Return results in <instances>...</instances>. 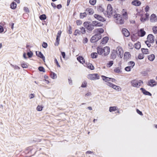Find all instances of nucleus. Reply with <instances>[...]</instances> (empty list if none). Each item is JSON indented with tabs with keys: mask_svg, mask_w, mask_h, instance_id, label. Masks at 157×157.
Wrapping results in <instances>:
<instances>
[{
	"mask_svg": "<svg viewBox=\"0 0 157 157\" xmlns=\"http://www.w3.org/2000/svg\"><path fill=\"white\" fill-rule=\"evenodd\" d=\"M94 17L100 21L104 22L106 21L104 17L98 14H95L94 15Z\"/></svg>",
	"mask_w": 157,
	"mask_h": 157,
	"instance_id": "obj_8",
	"label": "nucleus"
},
{
	"mask_svg": "<svg viewBox=\"0 0 157 157\" xmlns=\"http://www.w3.org/2000/svg\"><path fill=\"white\" fill-rule=\"evenodd\" d=\"M113 61L111 60L108 62V63H107L106 66L108 67H111L113 64Z\"/></svg>",
	"mask_w": 157,
	"mask_h": 157,
	"instance_id": "obj_41",
	"label": "nucleus"
},
{
	"mask_svg": "<svg viewBox=\"0 0 157 157\" xmlns=\"http://www.w3.org/2000/svg\"><path fill=\"white\" fill-rule=\"evenodd\" d=\"M87 65V67L90 70H93L94 69V67L91 63H89Z\"/></svg>",
	"mask_w": 157,
	"mask_h": 157,
	"instance_id": "obj_36",
	"label": "nucleus"
},
{
	"mask_svg": "<svg viewBox=\"0 0 157 157\" xmlns=\"http://www.w3.org/2000/svg\"><path fill=\"white\" fill-rule=\"evenodd\" d=\"M101 39V36H98V34H95L92 36L90 40V41L91 43H95Z\"/></svg>",
	"mask_w": 157,
	"mask_h": 157,
	"instance_id": "obj_3",
	"label": "nucleus"
},
{
	"mask_svg": "<svg viewBox=\"0 0 157 157\" xmlns=\"http://www.w3.org/2000/svg\"><path fill=\"white\" fill-rule=\"evenodd\" d=\"M131 55L130 53L128 52H125L124 54V59L127 60L128 59L129 57L131 56Z\"/></svg>",
	"mask_w": 157,
	"mask_h": 157,
	"instance_id": "obj_24",
	"label": "nucleus"
},
{
	"mask_svg": "<svg viewBox=\"0 0 157 157\" xmlns=\"http://www.w3.org/2000/svg\"><path fill=\"white\" fill-rule=\"evenodd\" d=\"M85 28L84 27H82L80 28V29L81 30V33L82 34H84L86 33V30L85 29Z\"/></svg>",
	"mask_w": 157,
	"mask_h": 157,
	"instance_id": "obj_49",
	"label": "nucleus"
},
{
	"mask_svg": "<svg viewBox=\"0 0 157 157\" xmlns=\"http://www.w3.org/2000/svg\"><path fill=\"white\" fill-rule=\"evenodd\" d=\"M138 86L137 88H139V87L141 86V83L143 84L144 82L143 81L141 80H140L139 81H138Z\"/></svg>",
	"mask_w": 157,
	"mask_h": 157,
	"instance_id": "obj_54",
	"label": "nucleus"
},
{
	"mask_svg": "<svg viewBox=\"0 0 157 157\" xmlns=\"http://www.w3.org/2000/svg\"><path fill=\"white\" fill-rule=\"evenodd\" d=\"M86 11H87L88 14L90 15H92L94 13V11L93 9L91 8H87L85 10Z\"/></svg>",
	"mask_w": 157,
	"mask_h": 157,
	"instance_id": "obj_25",
	"label": "nucleus"
},
{
	"mask_svg": "<svg viewBox=\"0 0 157 157\" xmlns=\"http://www.w3.org/2000/svg\"><path fill=\"white\" fill-rule=\"evenodd\" d=\"M128 64L129 66H131V68H132L135 65V63L134 61H130L128 62Z\"/></svg>",
	"mask_w": 157,
	"mask_h": 157,
	"instance_id": "obj_44",
	"label": "nucleus"
},
{
	"mask_svg": "<svg viewBox=\"0 0 157 157\" xmlns=\"http://www.w3.org/2000/svg\"><path fill=\"white\" fill-rule=\"evenodd\" d=\"M94 27H102L103 25V24L100 22H99L97 21H92Z\"/></svg>",
	"mask_w": 157,
	"mask_h": 157,
	"instance_id": "obj_13",
	"label": "nucleus"
},
{
	"mask_svg": "<svg viewBox=\"0 0 157 157\" xmlns=\"http://www.w3.org/2000/svg\"><path fill=\"white\" fill-rule=\"evenodd\" d=\"M106 85L111 87H112L113 86H114V84L109 82L106 83Z\"/></svg>",
	"mask_w": 157,
	"mask_h": 157,
	"instance_id": "obj_60",
	"label": "nucleus"
},
{
	"mask_svg": "<svg viewBox=\"0 0 157 157\" xmlns=\"http://www.w3.org/2000/svg\"><path fill=\"white\" fill-rule=\"evenodd\" d=\"M39 18L41 20H44L46 19L47 17L45 14H44L40 15Z\"/></svg>",
	"mask_w": 157,
	"mask_h": 157,
	"instance_id": "obj_35",
	"label": "nucleus"
},
{
	"mask_svg": "<svg viewBox=\"0 0 157 157\" xmlns=\"http://www.w3.org/2000/svg\"><path fill=\"white\" fill-rule=\"evenodd\" d=\"M78 61L80 63L83 64L85 63V61L83 57L82 56H79L77 58Z\"/></svg>",
	"mask_w": 157,
	"mask_h": 157,
	"instance_id": "obj_23",
	"label": "nucleus"
},
{
	"mask_svg": "<svg viewBox=\"0 0 157 157\" xmlns=\"http://www.w3.org/2000/svg\"><path fill=\"white\" fill-rule=\"evenodd\" d=\"M77 25H79L82 24V21L80 20H77L76 21Z\"/></svg>",
	"mask_w": 157,
	"mask_h": 157,
	"instance_id": "obj_61",
	"label": "nucleus"
},
{
	"mask_svg": "<svg viewBox=\"0 0 157 157\" xmlns=\"http://www.w3.org/2000/svg\"><path fill=\"white\" fill-rule=\"evenodd\" d=\"M138 80L136 79H133L130 82L132 86L134 87L137 88Z\"/></svg>",
	"mask_w": 157,
	"mask_h": 157,
	"instance_id": "obj_21",
	"label": "nucleus"
},
{
	"mask_svg": "<svg viewBox=\"0 0 157 157\" xmlns=\"http://www.w3.org/2000/svg\"><path fill=\"white\" fill-rule=\"evenodd\" d=\"M95 30H96V34H98V36H101V38H102L101 34L104 32V29L102 28H99L95 29Z\"/></svg>",
	"mask_w": 157,
	"mask_h": 157,
	"instance_id": "obj_18",
	"label": "nucleus"
},
{
	"mask_svg": "<svg viewBox=\"0 0 157 157\" xmlns=\"http://www.w3.org/2000/svg\"><path fill=\"white\" fill-rule=\"evenodd\" d=\"M114 86H113L112 88L114 89L117 91H119L120 90L119 89H121L120 87L116 85H115L114 84Z\"/></svg>",
	"mask_w": 157,
	"mask_h": 157,
	"instance_id": "obj_42",
	"label": "nucleus"
},
{
	"mask_svg": "<svg viewBox=\"0 0 157 157\" xmlns=\"http://www.w3.org/2000/svg\"><path fill=\"white\" fill-rule=\"evenodd\" d=\"M155 58V55L154 54H151L147 56L148 59L151 61H153Z\"/></svg>",
	"mask_w": 157,
	"mask_h": 157,
	"instance_id": "obj_26",
	"label": "nucleus"
},
{
	"mask_svg": "<svg viewBox=\"0 0 157 157\" xmlns=\"http://www.w3.org/2000/svg\"><path fill=\"white\" fill-rule=\"evenodd\" d=\"M61 33L62 31L61 30H59L58 31L56 35V42L55 43V46H58L59 44L60 38L61 36Z\"/></svg>",
	"mask_w": 157,
	"mask_h": 157,
	"instance_id": "obj_5",
	"label": "nucleus"
},
{
	"mask_svg": "<svg viewBox=\"0 0 157 157\" xmlns=\"http://www.w3.org/2000/svg\"><path fill=\"white\" fill-rule=\"evenodd\" d=\"M97 53L96 52H93L91 54L90 56L92 59H96L98 57V55Z\"/></svg>",
	"mask_w": 157,
	"mask_h": 157,
	"instance_id": "obj_32",
	"label": "nucleus"
},
{
	"mask_svg": "<svg viewBox=\"0 0 157 157\" xmlns=\"http://www.w3.org/2000/svg\"><path fill=\"white\" fill-rule=\"evenodd\" d=\"M86 86L87 82L86 81H84L82 83L81 87L82 88H85Z\"/></svg>",
	"mask_w": 157,
	"mask_h": 157,
	"instance_id": "obj_56",
	"label": "nucleus"
},
{
	"mask_svg": "<svg viewBox=\"0 0 157 157\" xmlns=\"http://www.w3.org/2000/svg\"><path fill=\"white\" fill-rule=\"evenodd\" d=\"M27 55L28 56V58H29L32 57L33 55V53L32 51L30 50L29 52H27Z\"/></svg>",
	"mask_w": 157,
	"mask_h": 157,
	"instance_id": "obj_39",
	"label": "nucleus"
},
{
	"mask_svg": "<svg viewBox=\"0 0 157 157\" xmlns=\"http://www.w3.org/2000/svg\"><path fill=\"white\" fill-rule=\"evenodd\" d=\"M67 33L70 34H71L72 33V29L71 27V25H69V27L68 28V29H67Z\"/></svg>",
	"mask_w": 157,
	"mask_h": 157,
	"instance_id": "obj_47",
	"label": "nucleus"
},
{
	"mask_svg": "<svg viewBox=\"0 0 157 157\" xmlns=\"http://www.w3.org/2000/svg\"><path fill=\"white\" fill-rule=\"evenodd\" d=\"M118 56L121 58L123 57V51L121 49V50H120V49H118Z\"/></svg>",
	"mask_w": 157,
	"mask_h": 157,
	"instance_id": "obj_33",
	"label": "nucleus"
},
{
	"mask_svg": "<svg viewBox=\"0 0 157 157\" xmlns=\"http://www.w3.org/2000/svg\"><path fill=\"white\" fill-rule=\"evenodd\" d=\"M157 21V17L156 15L153 13L151 14L150 18V21L151 22H154Z\"/></svg>",
	"mask_w": 157,
	"mask_h": 157,
	"instance_id": "obj_14",
	"label": "nucleus"
},
{
	"mask_svg": "<svg viewBox=\"0 0 157 157\" xmlns=\"http://www.w3.org/2000/svg\"><path fill=\"white\" fill-rule=\"evenodd\" d=\"M82 34L81 31L78 29H76L75 31V33H74V35L75 36H77V34L81 35Z\"/></svg>",
	"mask_w": 157,
	"mask_h": 157,
	"instance_id": "obj_40",
	"label": "nucleus"
},
{
	"mask_svg": "<svg viewBox=\"0 0 157 157\" xmlns=\"http://www.w3.org/2000/svg\"><path fill=\"white\" fill-rule=\"evenodd\" d=\"M141 74L142 75V76H145L148 75V73H147V71H143L140 72Z\"/></svg>",
	"mask_w": 157,
	"mask_h": 157,
	"instance_id": "obj_46",
	"label": "nucleus"
},
{
	"mask_svg": "<svg viewBox=\"0 0 157 157\" xmlns=\"http://www.w3.org/2000/svg\"><path fill=\"white\" fill-rule=\"evenodd\" d=\"M114 17L116 18V22L117 24L121 25L123 24L124 23L123 18L121 16V15L119 14H116L114 15Z\"/></svg>",
	"mask_w": 157,
	"mask_h": 157,
	"instance_id": "obj_2",
	"label": "nucleus"
},
{
	"mask_svg": "<svg viewBox=\"0 0 157 157\" xmlns=\"http://www.w3.org/2000/svg\"><path fill=\"white\" fill-rule=\"evenodd\" d=\"M43 108V107L42 106L38 105L37 106L36 109L38 111H41L42 110Z\"/></svg>",
	"mask_w": 157,
	"mask_h": 157,
	"instance_id": "obj_53",
	"label": "nucleus"
},
{
	"mask_svg": "<svg viewBox=\"0 0 157 157\" xmlns=\"http://www.w3.org/2000/svg\"><path fill=\"white\" fill-rule=\"evenodd\" d=\"M88 40V38L86 37L83 39L82 42L83 43L86 44L87 43Z\"/></svg>",
	"mask_w": 157,
	"mask_h": 157,
	"instance_id": "obj_62",
	"label": "nucleus"
},
{
	"mask_svg": "<svg viewBox=\"0 0 157 157\" xmlns=\"http://www.w3.org/2000/svg\"><path fill=\"white\" fill-rule=\"evenodd\" d=\"M141 4V2L138 0H134L132 2V4L136 6H139Z\"/></svg>",
	"mask_w": 157,
	"mask_h": 157,
	"instance_id": "obj_19",
	"label": "nucleus"
},
{
	"mask_svg": "<svg viewBox=\"0 0 157 157\" xmlns=\"http://www.w3.org/2000/svg\"><path fill=\"white\" fill-rule=\"evenodd\" d=\"M154 36L152 34H149L147 36V40H148L149 42L151 43H153L154 42Z\"/></svg>",
	"mask_w": 157,
	"mask_h": 157,
	"instance_id": "obj_11",
	"label": "nucleus"
},
{
	"mask_svg": "<svg viewBox=\"0 0 157 157\" xmlns=\"http://www.w3.org/2000/svg\"><path fill=\"white\" fill-rule=\"evenodd\" d=\"M96 0H89V3L92 5H94L96 4Z\"/></svg>",
	"mask_w": 157,
	"mask_h": 157,
	"instance_id": "obj_51",
	"label": "nucleus"
},
{
	"mask_svg": "<svg viewBox=\"0 0 157 157\" xmlns=\"http://www.w3.org/2000/svg\"><path fill=\"white\" fill-rule=\"evenodd\" d=\"M141 50L143 54H147L149 53L148 49L147 48H141Z\"/></svg>",
	"mask_w": 157,
	"mask_h": 157,
	"instance_id": "obj_29",
	"label": "nucleus"
},
{
	"mask_svg": "<svg viewBox=\"0 0 157 157\" xmlns=\"http://www.w3.org/2000/svg\"><path fill=\"white\" fill-rule=\"evenodd\" d=\"M118 54V52L117 51L113 50L111 52L110 55V58L111 59H114L116 58V54Z\"/></svg>",
	"mask_w": 157,
	"mask_h": 157,
	"instance_id": "obj_17",
	"label": "nucleus"
},
{
	"mask_svg": "<svg viewBox=\"0 0 157 157\" xmlns=\"http://www.w3.org/2000/svg\"><path fill=\"white\" fill-rule=\"evenodd\" d=\"M131 67L129 66L126 67L124 68V70L126 71H131Z\"/></svg>",
	"mask_w": 157,
	"mask_h": 157,
	"instance_id": "obj_57",
	"label": "nucleus"
},
{
	"mask_svg": "<svg viewBox=\"0 0 157 157\" xmlns=\"http://www.w3.org/2000/svg\"><path fill=\"white\" fill-rule=\"evenodd\" d=\"M87 16V13L86 12L80 13L79 14V17L80 19H83Z\"/></svg>",
	"mask_w": 157,
	"mask_h": 157,
	"instance_id": "obj_30",
	"label": "nucleus"
},
{
	"mask_svg": "<svg viewBox=\"0 0 157 157\" xmlns=\"http://www.w3.org/2000/svg\"><path fill=\"white\" fill-rule=\"evenodd\" d=\"M10 6L12 9L15 10L17 7V4L15 2H13L11 3Z\"/></svg>",
	"mask_w": 157,
	"mask_h": 157,
	"instance_id": "obj_28",
	"label": "nucleus"
},
{
	"mask_svg": "<svg viewBox=\"0 0 157 157\" xmlns=\"http://www.w3.org/2000/svg\"><path fill=\"white\" fill-rule=\"evenodd\" d=\"M140 90L145 95L151 96L152 94L146 90L144 88H141Z\"/></svg>",
	"mask_w": 157,
	"mask_h": 157,
	"instance_id": "obj_16",
	"label": "nucleus"
},
{
	"mask_svg": "<svg viewBox=\"0 0 157 157\" xmlns=\"http://www.w3.org/2000/svg\"><path fill=\"white\" fill-rule=\"evenodd\" d=\"M104 9L101 6H99L98 7V10L100 12H103L104 11Z\"/></svg>",
	"mask_w": 157,
	"mask_h": 157,
	"instance_id": "obj_50",
	"label": "nucleus"
},
{
	"mask_svg": "<svg viewBox=\"0 0 157 157\" xmlns=\"http://www.w3.org/2000/svg\"><path fill=\"white\" fill-rule=\"evenodd\" d=\"M153 32L155 34H157V26H154L152 28Z\"/></svg>",
	"mask_w": 157,
	"mask_h": 157,
	"instance_id": "obj_55",
	"label": "nucleus"
},
{
	"mask_svg": "<svg viewBox=\"0 0 157 157\" xmlns=\"http://www.w3.org/2000/svg\"><path fill=\"white\" fill-rule=\"evenodd\" d=\"M145 18L147 19V20H148L149 19V14L148 13H146L145 14Z\"/></svg>",
	"mask_w": 157,
	"mask_h": 157,
	"instance_id": "obj_63",
	"label": "nucleus"
},
{
	"mask_svg": "<svg viewBox=\"0 0 157 157\" xmlns=\"http://www.w3.org/2000/svg\"><path fill=\"white\" fill-rule=\"evenodd\" d=\"M150 8L147 5L145 8V11L146 12H148Z\"/></svg>",
	"mask_w": 157,
	"mask_h": 157,
	"instance_id": "obj_64",
	"label": "nucleus"
},
{
	"mask_svg": "<svg viewBox=\"0 0 157 157\" xmlns=\"http://www.w3.org/2000/svg\"><path fill=\"white\" fill-rule=\"evenodd\" d=\"M42 46L43 48H46L48 47V44L47 43L43 42L42 44Z\"/></svg>",
	"mask_w": 157,
	"mask_h": 157,
	"instance_id": "obj_59",
	"label": "nucleus"
},
{
	"mask_svg": "<svg viewBox=\"0 0 157 157\" xmlns=\"http://www.w3.org/2000/svg\"><path fill=\"white\" fill-rule=\"evenodd\" d=\"M122 32L123 36L126 37H128L130 35V32L126 28L123 29L122 30Z\"/></svg>",
	"mask_w": 157,
	"mask_h": 157,
	"instance_id": "obj_12",
	"label": "nucleus"
},
{
	"mask_svg": "<svg viewBox=\"0 0 157 157\" xmlns=\"http://www.w3.org/2000/svg\"><path fill=\"white\" fill-rule=\"evenodd\" d=\"M135 48L137 49H139L141 48V44L140 42H138L137 43L135 44Z\"/></svg>",
	"mask_w": 157,
	"mask_h": 157,
	"instance_id": "obj_31",
	"label": "nucleus"
},
{
	"mask_svg": "<svg viewBox=\"0 0 157 157\" xmlns=\"http://www.w3.org/2000/svg\"><path fill=\"white\" fill-rule=\"evenodd\" d=\"M117 109V107H116V106H111L109 107V111L111 112H112L113 111H114L116 110Z\"/></svg>",
	"mask_w": 157,
	"mask_h": 157,
	"instance_id": "obj_38",
	"label": "nucleus"
},
{
	"mask_svg": "<svg viewBox=\"0 0 157 157\" xmlns=\"http://www.w3.org/2000/svg\"><path fill=\"white\" fill-rule=\"evenodd\" d=\"M51 77L52 79H54L57 78V76L56 74L53 72H51Z\"/></svg>",
	"mask_w": 157,
	"mask_h": 157,
	"instance_id": "obj_43",
	"label": "nucleus"
},
{
	"mask_svg": "<svg viewBox=\"0 0 157 157\" xmlns=\"http://www.w3.org/2000/svg\"><path fill=\"white\" fill-rule=\"evenodd\" d=\"M84 26L87 29V31L88 33H91L92 31L94 29V27L92 22L90 21H85L83 24Z\"/></svg>",
	"mask_w": 157,
	"mask_h": 157,
	"instance_id": "obj_1",
	"label": "nucleus"
},
{
	"mask_svg": "<svg viewBox=\"0 0 157 157\" xmlns=\"http://www.w3.org/2000/svg\"><path fill=\"white\" fill-rule=\"evenodd\" d=\"M87 78L91 80H95L99 79V76L97 73L89 74L87 76Z\"/></svg>",
	"mask_w": 157,
	"mask_h": 157,
	"instance_id": "obj_4",
	"label": "nucleus"
},
{
	"mask_svg": "<svg viewBox=\"0 0 157 157\" xmlns=\"http://www.w3.org/2000/svg\"><path fill=\"white\" fill-rule=\"evenodd\" d=\"M109 40V38L108 36H105L101 40V43L102 44H105L107 43Z\"/></svg>",
	"mask_w": 157,
	"mask_h": 157,
	"instance_id": "obj_22",
	"label": "nucleus"
},
{
	"mask_svg": "<svg viewBox=\"0 0 157 157\" xmlns=\"http://www.w3.org/2000/svg\"><path fill=\"white\" fill-rule=\"evenodd\" d=\"M101 77L102 80L106 82L107 81H109V80L108 79V77L104 75H102L101 76Z\"/></svg>",
	"mask_w": 157,
	"mask_h": 157,
	"instance_id": "obj_45",
	"label": "nucleus"
},
{
	"mask_svg": "<svg viewBox=\"0 0 157 157\" xmlns=\"http://www.w3.org/2000/svg\"><path fill=\"white\" fill-rule=\"evenodd\" d=\"M122 12L123 13L122 15L124 17V19H128V13L125 10L123 9L122 10Z\"/></svg>",
	"mask_w": 157,
	"mask_h": 157,
	"instance_id": "obj_27",
	"label": "nucleus"
},
{
	"mask_svg": "<svg viewBox=\"0 0 157 157\" xmlns=\"http://www.w3.org/2000/svg\"><path fill=\"white\" fill-rule=\"evenodd\" d=\"M21 67L23 68H26L28 67V65L27 63L24 62L23 61L21 62Z\"/></svg>",
	"mask_w": 157,
	"mask_h": 157,
	"instance_id": "obj_37",
	"label": "nucleus"
},
{
	"mask_svg": "<svg viewBox=\"0 0 157 157\" xmlns=\"http://www.w3.org/2000/svg\"><path fill=\"white\" fill-rule=\"evenodd\" d=\"M36 56L42 59L43 61L45 62V57L41 52L36 51Z\"/></svg>",
	"mask_w": 157,
	"mask_h": 157,
	"instance_id": "obj_10",
	"label": "nucleus"
},
{
	"mask_svg": "<svg viewBox=\"0 0 157 157\" xmlns=\"http://www.w3.org/2000/svg\"><path fill=\"white\" fill-rule=\"evenodd\" d=\"M107 13L108 15H112L113 13V11L112 7L111 5L108 4L107 6Z\"/></svg>",
	"mask_w": 157,
	"mask_h": 157,
	"instance_id": "obj_9",
	"label": "nucleus"
},
{
	"mask_svg": "<svg viewBox=\"0 0 157 157\" xmlns=\"http://www.w3.org/2000/svg\"><path fill=\"white\" fill-rule=\"evenodd\" d=\"M138 59H142L144 58V54L142 53H140L139 54L138 56Z\"/></svg>",
	"mask_w": 157,
	"mask_h": 157,
	"instance_id": "obj_52",
	"label": "nucleus"
},
{
	"mask_svg": "<svg viewBox=\"0 0 157 157\" xmlns=\"http://www.w3.org/2000/svg\"><path fill=\"white\" fill-rule=\"evenodd\" d=\"M114 71L118 74L121 73L122 72L119 67H115L114 69Z\"/></svg>",
	"mask_w": 157,
	"mask_h": 157,
	"instance_id": "obj_34",
	"label": "nucleus"
},
{
	"mask_svg": "<svg viewBox=\"0 0 157 157\" xmlns=\"http://www.w3.org/2000/svg\"><path fill=\"white\" fill-rule=\"evenodd\" d=\"M137 33L139 36L142 37L146 35V32L143 28H142L138 30Z\"/></svg>",
	"mask_w": 157,
	"mask_h": 157,
	"instance_id": "obj_7",
	"label": "nucleus"
},
{
	"mask_svg": "<svg viewBox=\"0 0 157 157\" xmlns=\"http://www.w3.org/2000/svg\"><path fill=\"white\" fill-rule=\"evenodd\" d=\"M54 63L56 64L58 67H60V65L59 64L58 60H57V59L56 58H55L54 59Z\"/></svg>",
	"mask_w": 157,
	"mask_h": 157,
	"instance_id": "obj_58",
	"label": "nucleus"
},
{
	"mask_svg": "<svg viewBox=\"0 0 157 157\" xmlns=\"http://www.w3.org/2000/svg\"><path fill=\"white\" fill-rule=\"evenodd\" d=\"M104 51L105 52L104 55L105 56H107L109 53L110 48L109 47L106 46L104 48Z\"/></svg>",
	"mask_w": 157,
	"mask_h": 157,
	"instance_id": "obj_15",
	"label": "nucleus"
},
{
	"mask_svg": "<svg viewBox=\"0 0 157 157\" xmlns=\"http://www.w3.org/2000/svg\"><path fill=\"white\" fill-rule=\"evenodd\" d=\"M147 84L148 86L153 87L157 85V82L154 79H151L148 81Z\"/></svg>",
	"mask_w": 157,
	"mask_h": 157,
	"instance_id": "obj_6",
	"label": "nucleus"
},
{
	"mask_svg": "<svg viewBox=\"0 0 157 157\" xmlns=\"http://www.w3.org/2000/svg\"><path fill=\"white\" fill-rule=\"evenodd\" d=\"M38 69L39 71L43 72H45V70L44 68L42 66H40L38 67Z\"/></svg>",
	"mask_w": 157,
	"mask_h": 157,
	"instance_id": "obj_48",
	"label": "nucleus"
},
{
	"mask_svg": "<svg viewBox=\"0 0 157 157\" xmlns=\"http://www.w3.org/2000/svg\"><path fill=\"white\" fill-rule=\"evenodd\" d=\"M97 53L99 55H101L104 52V48H101L99 46L97 47Z\"/></svg>",
	"mask_w": 157,
	"mask_h": 157,
	"instance_id": "obj_20",
	"label": "nucleus"
}]
</instances>
